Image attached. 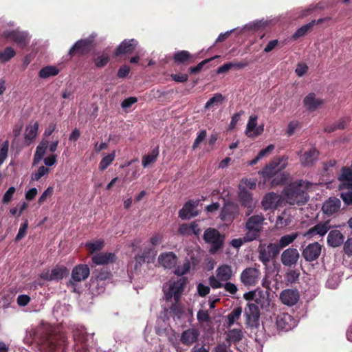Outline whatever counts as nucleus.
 <instances>
[{"label": "nucleus", "mask_w": 352, "mask_h": 352, "mask_svg": "<svg viewBox=\"0 0 352 352\" xmlns=\"http://www.w3.org/2000/svg\"><path fill=\"white\" fill-rule=\"evenodd\" d=\"M244 299L246 300H254L256 303L249 302L245 308V316L246 317L245 323L247 326L251 328L252 331L258 329L260 326V310L258 305L262 308L269 305L268 299L266 298L263 292L251 291L244 294Z\"/></svg>", "instance_id": "obj_1"}, {"label": "nucleus", "mask_w": 352, "mask_h": 352, "mask_svg": "<svg viewBox=\"0 0 352 352\" xmlns=\"http://www.w3.org/2000/svg\"><path fill=\"white\" fill-rule=\"evenodd\" d=\"M309 186V182L302 180L296 181L287 185L283 189L282 194L287 203L289 205L301 206L305 204L309 199L307 193Z\"/></svg>", "instance_id": "obj_2"}, {"label": "nucleus", "mask_w": 352, "mask_h": 352, "mask_svg": "<svg viewBox=\"0 0 352 352\" xmlns=\"http://www.w3.org/2000/svg\"><path fill=\"white\" fill-rule=\"evenodd\" d=\"M264 221L265 217L262 214L252 215L247 219L245 223L246 240L254 241L259 238Z\"/></svg>", "instance_id": "obj_3"}, {"label": "nucleus", "mask_w": 352, "mask_h": 352, "mask_svg": "<svg viewBox=\"0 0 352 352\" xmlns=\"http://www.w3.org/2000/svg\"><path fill=\"white\" fill-rule=\"evenodd\" d=\"M203 239L206 243L211 245L209 250L211 254L216 253L223 247L224 236L215 228L206 229Z\"/></svg>", "instance_id": "obj_4"}, {"label": "nucleus", "mask_w": 352, "mask_h": 352, "mask_svg": "<svg viewBox=\"0 0 352 352\" xmlns=\"http://www.w3.org/2000/svg\"><path fill=\"white\" fill-rule=\"evenodd\" d=\"M288 157L283 155L274 158L270 164H267L262 170L261 173L264 178H272L277 173L285 169L287 166Z\"/></svg>", "instance_id": "obj_5"}, {"label": "nucleus", "mask_w": 352, "mask_h": 352, "mask_svg": "<svg viewBox=\"0 0 352 352\" xmlns=\"http://www.w3.org/2000/svg\"><path fill=\"white\" fill-rule=\"evenodd\" d=\"M94 36L77 41L69 50L68 55L73 57L76 55L82 56L89 54L94 46Z\"/></svg>", "instance_id": "obj_6"}, {"label": "nucleus", "mask_w": 352, "mask_h": 352, "mask_svg": "<svg viewBox=\"0 0 352 352\" xmlns=\"http://www.w3.org/2000/svg\"><path fill=\"white\" fill-rule=\"evenodd\" d=\"M90 274V270L86 264H78L72 270L71 278L67 283L68 287H72L75 290L76 283L85 280Z\"/></svg>", "instance_id": "obj_7"}, {"label": "nucleus", "mask_w": 352, "mask_h": 352, "mask_svg": "<svg viewBox=\"0 0 352 352\" xmlns=\"http://www.w3.org/2000/svg\"><path fill=\"white\" fill-rule=\"evenodd\" d=\"M3 36L5 38L13 41L22 48L28 46L30 42L28 34L18 30L6 31L3 32Z\"/></svg>", "instance_id": "obj_8"}, {"label": "nucleus", "mask_w": 352, "mask_h": 352, "mask_svg": "<svg viewBox=\"0 0 352 352\" xmlns=\"http://www.w3.org/2000/svg\"><path fill=\"white\" fill-rule=\"evenodd\" d=\"M69 274V269L64 265H56L52 269L51 272L49 271L43 272L40 274V278L47 281L58 280Z\"/></svg>", "instance_id": "obj_9"}, {"label": "nucleus", "mask_w": 352, "mask_h": 352, "mask_svg": "<svg viewBox=\"0 0 352 352\" xmlns=\"http://www.w3.org/2000/svg\"><path fill=\"white\" fill-rule=\"evenodd\" d=\"M239 213L237 205L232 202H228L221 208L219 218L227 224H231Z\"/></svg>", "instance_id": "obj_10"}, {"label": "nucleus", "mask_w": 352, "mask_h": 352, "mask_svg": "<svg viewBox=\"0 0 352 352\" xmlns=\"http://www.w3.org/2000/svg\"><path fill=\"white\" fill-rule=\"evenodd\" d=\"M322 251V245L318 242H314L307 245L302 250V256L307 262L317 260Z\"/></svg>", "instance_id": "obj_11"}, {"label": "nucleus", "mask_w": 352, "mask_h": 352, "mask_svg": "<svg viewBox=\"0 0 352 352\" xmlns=\"http://www.w3.org/2000/svg\"><path fill=\"white\" fill-rule=\"evenodd\" d=\"M300 258V254L297 249L289 248L285 250L280 256V261L285 267L295 266Z\"/></svg>", "instance_id": "obj_12"}, {"label": "nucleus", "mask_w": 352, "mask_h": 352, "mask_svg": "<svg viewBox=\"0 0 352 352\" xmlns=\"http://www.w3.org/2000/svg\"><path fill=\"white\" fill-rule=\"evenodd\" d=\"M261 272L254 267L245 269L241 274L240 279L242 283L246 286H254L258 281Z\"/></svg>", "instance_id": "obj_13"}, {"label": "nucleus", "mask_w": 352, "mask_h": 352, "mask_svg": "<svg viewBox=\"0 0 352 352\" xmlns=\"http://www.w3.org/2000/svg\"><path fill=\"white\" fill-rule=\"evenodd\" d=\"M258 116L256 115L251 116L249 118L245 131V135L248 138H254L259 136L264 131V125L257 126Z\"/></svg>", "instance_id": "obj_14"}, {"label": "nucleus", "mask_w": 352, "mask_h": 352, "mask_svg": "<svg viewBox=\"0 0 352 352\" xmlns=\"http://www.w3.org/2000/svg\"><path fill=\"white\" fill-rule=\"evenodd\" d=\"M300 162L302 166H312L318 160L320 152L316 147H311L304 153H298Z\"/></svg>", "instance_id": "obj_15"}, {"label": "nucleus", "mask_w": 352, "mask_h": 352, "mask_svg": "<svg viewBox=\"0 0 352 352\" xmlns=\"http://www.w3.org/2000/svg\"><path fill=\"white\" fill-rule=\"evenodd\" d=\"M200 260L195 255H190L186 257L182 265H178L175 270V274L178 276H182L188 273L190 267L195 268L199 263Z\"/></svg>", "instance_id": "obj_16"}, {"label": "nucleus", "mask_w": 352, "mask_h": 352, "mask_svg": "<svg viewBox=\"0 0 352 352\" xmlns=\"http://www.w3.org/2000/svg\"><path fill=\"white\" fill-rule=\"evenodd\" d=\"M137 45L138 41L135 39H124L115 50L114 56L118 57L131 54L135 50Z\"/></svg>", "instance_id": "obj_17"}, {"label": "nucleus", "mask_w": 352, "mask_h": 352, "mask_svg": "<svg viewBox=\"0 0 352 352\" xmlns=\"http://www.w3.org/2000/svg\"><path fill=\"white\" fill-rule=\"evenodd\" d=\"M200 336L199 331L195 328H190L184 331L180 336V342L185 346H190L196 343Z\"/></svg>", "instance_id": "obj_18"}, {"label": "nucleus", "mask_w": 352, "mask_h": 352, "mask_svg": "<svg viewBox=\"0 0 352 352\" xmlns=\"http://www.w3.org/2000/svg\"><path fill=\"white\" fill-rule=\"evenodd\" d=\"M329 221H326L323 223H319L314 226L309 228L305 234V237H312L315 235H319L320 236H324L328 231L331 229Z\"/></svg>", "instance_id": "obj_19"}, {"label": "nucleus", "mask_w": 352, "mask_h": 352, "mask_svg": "<svg viewBox=\"0 0 352 352\" xmlns=\"http://www.w3.org/2000/svg\"><path fill=\"white\" fill-rule=\"evenodd\" d=\"M299 298V293L296 289H287L280 294L281 302L287 306H293L296 304Z\"/></svg>", "instance_id": "obj_20"}, {"label": "nucleus", "mask_w": 352, "mask_h": 352, "mask_svg": "<svg viewBox=\"0 0 352 352\" xmlns=\"http://www.w3.org/2000/svg\"><path fill=\"white\" fill-rule=\"evenodd\" d=\"M116 256L112 252H101L94 255L91 257L92 262L97 265H105L113 263L116 261Z\"/></svg>", "instance_id": "obj_21"}, {"label": "nucleus", "mask_w": 352, "mask_h": 352, "mask_svg": "<svg viewBox=\"0 0 352 352\" xmlns=\"http://www.w3.org/2000/svg\"><path fill=\"white\" fill-rule=\"evenodd\" d=\"M195 59L196 56L186 50L177 51L173 56V60L177 65H188L192 63L195 62Z\"/></svg>", "instance_id": "obj_22"}, {"label": "nucleus", "mask_w": 352, "mask_h": 352, "mask_svg": "<svg viewBox=\"0 0 352 352\" xmlns=\"http://www.w3.org/2000/svg\"><path fill=\"white\" fill-rule=\"evenodd\" d=\"M239 198L241 205L244 207L248 208V210L245 212L247 216L250 215L253 211L252 208V194L247 190L245 188H241L239 193Z\"/></svg>", "instance_id": "obj_23"}, {"label": "nucleus", "mask_w": 352, "mask_h": 352, "mask_svg": "<svg viewBox=\"0 0 352 352\" xmlns=\"http://www.w3.org/2000/svg\"><path fill=\"white\" fill-rule=\"evenodd\" d=\"M276 324L280 329L289 331L294 326V320L287 313H281L277 316Z\"/></svg>", "instance_id": "obj_24"}, {"label": "nucleus", "mask_w": 352, "mask_h": 352, "mask_svg": "<svg viewBox=\"0 0 352 352\" xmlns=\"http://www.w3.org/2000/svg\"><path fill=\"white\" fill-rule=\"evenodd\" d=\"M341 202L336 197H330L322 205V210L327 215H332L338 212L340 208Z\"/></svg>", "instance_id": "obj_25"}, {"label": "nucleus", "mask_w": 352, "mask_h": 352, "mask_svg": "<svg viewBox=\"0 0 352 352\" xmlns=\"http://www.w3.org/2000/svg\"><path fill=\"white\" fill-rule=\"evenodd\" d=\"M158 262L164 267L171 269L177 264V257L173 252L162 253L158 257Z\"/></svg>", "instance_id": "obj_26"}, {"label": "nucleus", "mask_w": 352, "mask_h": 352, "mask_svg": "<svg viewBox=\"0 0 352 352\" xmlns=\"http://www.w3.org/2000/svg\"><path fill=\"white\" fill-rule=\"evenodd\" d=\"M197 206V204L195 201H187L179 211V217L182 219H189L197 216V212H194Z\"/></svg>", "instance_id": "obj_27"}, {"label": "nucleus", "mask_w": 352, "mask_h": 352, "mask_svg": "<svg viewBox=\"0 0 352 352\" xmlns=\"http://www.w3.org/2000/svg\"><path fill=\"white\" fill-rule=\"evenodd\" d=\"M111 278L112 274L107 267L98 268L93 272L92 284L96 282L99 285L100 282L110 280Z\"/></svg>", "instance_id": "obj_28"}, {"label": "nucleus", "mask_w": 352, "mask_h": 352, "mask_svg": "<svg viewBox=\"0 0 352 352\" xmlns=\"http://www.w3.org/2000/svg\"><path fill=\"white\" fill-rule=\"evenodd\" d=\"M279 196L275 192H269L263 197L261 204L264 210L276 209L278 206Z\"/></svg>", "instance_id": "obj_29"}, {"label": "nucleus", "mask_w": 352, "mask_h": 352, "mask_svg": "<svg viewBox=\"0 0 352 352\" xmlns=\"http://www.w3.org/2000/svg\"><path fill=\"white\" fill-rule=\"evenodd\" d=\"M344 235L338 230L330 231L327 236V244L333 248L340 246L344 243Z\"/></svg>", "instance_id": "obj_30"}, {"label": "nucleus", "mask_w": 352, "mask_h": 352, "mask_svg": "<svg viewBox=\"0 0 352 352\" xmlns=\"http://www.w3.org/2000/svg\"><path fill=\"white\" fill-rule=\"evenodd\" d=\"M303 103L309 111H314L323 103V100L316 98L314 93H309L304 98Z\"/></svg>", "instance_id": "obj_31"}, {"label": "nucleus", "mask_w": 352, "mask_h": 352, "mask_svg": "<svg viewBox=\"0 0 352 352\" xmlns=\"http://www.w3.org/2000/svg\"><path fill=\"white\" fill-rule=\"evenodd\" d=\"M216 276L221 281L227 282L232 276V267L228 265H222L216 270Z\"/></svg>", "instance_id": "obj_32"}, {"label": "nucleus", "mask_w": 352, "mask_h": 352, "mask_svg": "<svg viewBox=\"0 0 352 352\" xmlns=\"http://www.w3.org/2000/svg\"><path fill=\"white\" fill-rule=\"evenodd\" d=\"M186 285V279L185 278H181L170 285L171 288L173 289L175 302H178L180 300L181 295Z\"/></svg>", "instance_id": "obj_33"}, {"label": "nucleus", "mask_w": 352, "mask_h": 352, "mask_svg": "<svg viewBox=\"0 0 352 352\" xmlns=\"http://www.w3.org/2000/svg\"><path fill=\"white\" fill-rule=\"evenodd\" d=\"M110 60V56L108 53L95 52L93 54V61L97 68H102L105 67Z\"/></svg>", "instance_id": "obj_34"}, {"label": "nucleus", "mask_w": 352, "mask_h": 352, "mask_svg": "<svg viewBox=\"0 0 352 352\" xmlns=\"http://www.w3.org/2000/svg\"><path fill=\"white\" fill-rule=\"evenodd\" d=\"M159 153V146H156L150 153L144 155L142 160L143 167L146 168L150 164L154 163L157 160Z\"/></svg>", "instance_id": "obj_35"}, {"label": "nucleus", "mask_w": 352, "mask_h": 352, "mask_svg": "<svg viewBox=\"0 0 352 352\" xmlns=\"http://www.w3.org/2000/svg\"><path fill=\"white\" fill-rule=\"evenodd\" d=\"M242 308L241 307H235L230 314L226 316L228 327H230L241 318Z\"/></svg>", "instance_id": "obj_36"}, {"label": "nucleus", "mask_w": 352, "mask_h": 352, "mask_svg": "<svg viewBox=\"0 0 352 352\" xmlns=\"http://www.w3.org/2000/svg\"><path fill=\"white\" fill-rule=\"evenodd\" d=\"M48 148V142L42 141L36 147V152L34 155V163L36 164L41 161L46 153Z\"/></svg>", "instance_id": "obj_37"}, {"label": "nucleus", "mask_w": 352, "mask_h": 352, "mask_svg": "<svg viewBox=\"0 0 352 352\" xmlns=\"http://www.w3.org/2000/svg\"><path fill=\"white\" fill-rule=\"evenodd\" d=\"M315 25L316 20H313L311 22L302 25V27L298 28L293 34V38L296 40L305 36L309 31H310L313 28V27Z\"/></svg>", "instance_id": "obj_38"}, {"label": "nucleus", "mask_w": 352, "mask_h": 352, "mask_svg": "<svg viewBox=\"0 0 352 352\" xmlns=\"http://www.w3.org/2000/svg\"><path fill=\"white\" fill-rule=\"evenodd\" d=\"M59 73V69L56 66H46L43 67L38 73L41 78H47L50 76H56Z\"/></svg>", "instance_id": "obj_39"}, {"label": "nucleus", "mask_w": 352, "mask_h": 352, "mask_svg": "<svg viewBox=\"0 0 352 352\" xmlns=\"http://www.w3.org/2000/svg\"><path fill=\"white\" fill-rule=\"evenodd\" d=\"M38 129V124L37 122H35L33 125L27 127L25 140L28 144H30L37 135Z\"/></svg>", "instance_id": "obj_40"}, {"label": "nucleus", "mask_w": 352, "mask_h": 352, "mask_svg": "<svg viewBox=\"0 0 352 352\" xmlns=\"http://www.w3.org/2000/svg\"><path fill=\"white\" fill-rule=\"evenodd\" d=\"M243 337V332L239 329H233L228 331L227 340L230 342L236 343L242 340Z\"/></svg>", "instance_id": "obj_41"}, {"label": "nucleus", "mask_w": 352, "mask_h": 352, "mask_svg": "<svg viewBox=\"0 0 352 352\" xmlns=\"http://www.w3.org/2000/svg\"><path fill=\"white\" fill-rule=\"evenodd\" d=\"M298 236V232H294L290 234L282 236L278 241V243L280 248H284L292 243Z\"/></svg>", "instance_id": "obj_42"}, {"label": "nucleus", "mask_w": 352, "mask_h": 352, "mask_svg": "<svg viewBox=\"0 0 352 352\" xmlns=\"http://www.w3.org/2000/svg\"><path fill=\"white\" fill-rule=\"evenodd\" d=\"M116 157V151H113L111 153L108 154L107 156L104 157L100 164H99V169L101 171H104L107 167L111 164Z\"/></svg>", "instance_id": "obj_43"}, {"label": "nucleus", "mask_w": 352, "mask_h": 352, "mask_svg": "<svg viewBox=\"0 0 352 352\" xmlns=\"http://www.w3.org/2000/svg\"><path fill=\"white\" fill-rule=\"evenodd\" d=\"M224 99L225 98L221 94L217 93L206 103L205 109H210L214 105L219 106Z\"/></svg>", "instance_id": "obj_44"}, {"label": "nucleus", "mask_w": 352, "mask_h": 352, "mask_svg": "<svg viewBox=\"0 0 352 352\" xmlns=\"http://www.w3.org/2000/svg\"><path fill=\"white\" fill-rule=\"evenodd\" d=\"M15 55L16 52L12 47H6L3 52H0V62L3 63L8 62Z\"/></svg>", "instance_id": "obj_45"}, {"label": "nucleus", "mask_w": 352, "mask_h": 352, "mask_svg": "<svg viewBox=\"0 0 352 352\" xmlns=\"http://www.w3.org/2000/svg\"><path fill=\"white\" fill-rule=\"evenodd\" d=\"M300 274L298 270L289 269L285 274V280L289 283H295L298 280Z\"/></svg>", "instance_id": "obj_46"}, {"label": "nucleus", "mask_w": 352, "mask_h": 352, "mask_svg": "<svg viewBox=\"0 0 352 352\" xmlns=\"http://www.w3.org/2000/svg\"><path fill=\"white\" fill-rule=\"evenodd\" d=\"M219 56H214V57L205 59V60H202L201 62H200L199 63H198L196 66L189 67L188 72L190 74H197L199 72H201V70L202 69L203 67L206 64L208 63L211 60H214V59H215L217 58H219Z\"/></svg>", "instance_id": "obj_47"}, {"label": "nucleus", "mask_w": 352, "mask_h": 352, "mask_svg": "<svg viewBox=\"0 0 352 352\" xmlns=\"http://www.w3.org/2000/svg\"><path fill=\"white\" fill-rule=\"evenodd\" d=\"M258 253L259 261H261L265 265L270 263L271 259H272L270 254H268L269 252L267 250V248L260 247L258 250Z\"/></svg>", "instance_id": "obj_48"}, {"label": "nucleus", "mask_w": 352, "mask_h": 352, "mask_svg": "<svg viewBox=\"0 0 352 352\" xmlns=\"http://www.w3.org/2000/svg\"><path fill=\"white\" fill-rule=\"evenodd\" d=\"M85 246L92 254L96 251H100L103 248L104 241L102 240H98L94 242H89L86 243Z\"/></svg>", "instance_id": "obj_49"}, {"label": "nucleus", "mask_w": 352, "mask_h": 352, "mask_svg": "<svg viewBox=\"0 0 352 352\" xmlns=\"http://www.w3.org/2000/svg\"><path fill=\"white\" fill-rule=\"evenodd\" d=\"M352 179V170L351 168L344 166L341 169V174L338 177L340 182L350 181Z\"/></svg>", "instance_id": "obj_50"}, {"label": "nucleus", "mask_w": 352, "mask_h": 352, "mask_svg": "<svg viewBox=\"0 0 352 352\" xmlns=\"http://www.w3.org/2000/svg\"><path fill=\"white\" fill-rule=\"evenodd\" d=\"M266 248L272 258H276L279 254L280 250L283 249L279 243H269Z\"/></svg>", "instance_id": "obj_51"}, {"label": "nucleus", "mask_w": 352, "mask_h": 352, "mask_svg": "<svg viewBox=\"0 0 352 352\" xmlns=\"http://www.w3.org/2000/svg\"><path fill=\"white\" fill-rule=\"evenodd\" d=\"M16 192V188L14 186L10 187L8 190L5 192L2 198V203L3 204H9L13 198L14 194Z\"/></svg>", "instance_id": "obj_52"}, {"label": "nucleus", "mask_w": 352, "mask_h": 352, "mask_svg": "<svg viewBox=\"0 0 352 352\" xmlns=\"http://www.w3.org/2000/svg\"><path fill=\"white\" fill-rule=\"evenodd\" d=\"M49 172V168L44 166H41L38 168V169L37 170V171L34 173L32 174V179L33 180H36V181H38L43 176H44L45 175L47 174Z\"/></svg>", "instance_id": "obj_53"}, {"label": "nucleus", "mask_w": 352, "mask_h": 352, "mask_svg": "<svg viewBox=\"0 0 352 352\" xmlns=\"http://www.w3.org/2000/svg\"><path fill=\"white\" fill-rule=\"evenodd\" d=\"M9 142L5 141L0 146V164L3 162L8 155Z\"/></svg>", "instance_id": "obj_54"}, {"label": "nucleus", "mask_w": 352, "mask_h": 352, "mask_svg": "<svg viewBox=\"0 0 352 352\" xmlns=\"http://www.w3.org/2000/svg\"><path fill=\"white\" fill-rule=\"evenodd\" d=\"M28 227V222L25 221L23 223H22L20 226L19 232L15 237V241H19L22 239L26 234L27 229Z\"/></svg>", "instance_id": "obj_55"}, {"label": "nucleus", "mask_w": 352, "mask_h": 352, "mask_svg": "<svg viewBox=\"0 0 352 352\" xmlns=\"http://www.w3.org/2000/svg\"><path fill=\"white\" fill-rule=\"evenodd\" d=\"M243 113V111H240L239 112H237L232 116L230 123L228 126L229 130H233L236 127L238 122L240 120L241 117Z\"/></svg>", "instance_id": "obj_56"}, {"label": "nucleus", "mask_w": 352, "mask_h": 352, "mask_svg": "<svg viewBox=\"0 0 352 352\" xmlns=\"http://www.w3.org/2000/svg\"><path fill=\"white\" fill-rule=\"evenodd\" d=\"M206 135H207V133H206V130H201L198 133L196 139L195 140V142L192 144L193 149L197 148L199 146L201 142H202L206 138Z\"/></svg>", "instance_id": "obj_57"}, {"label": "nucleus", "mask_w": 352, "mask_h": 352, "mask_svg": "<svg viewBox=\"0 0 352 352\" xmlns=\"http://www.w3.org/2000/svg\"><path fill=\"white\" fill-rule=\"evenodd\" d=\"M54 192V188L52 186H49L47 189L42 193L41 196L39 197L38 200V203L39 205L43 204L47 197H50L52 195Z\"/></svg>", "instance_id": "obj_58"}, {"label": "nucleus", "mask_w": 352, "mask_h": 352, "mask_svg": "<svg viewBox=\"0 0 352 352\" xmlns=\"http://www.w3.org/2000/svg\"><path fill=\"white\" fill-rule=\"evenodd\" d=\"M350 122H351V119L349 117H344V118H341L339 120H338L334 124H336V127L337 130L338 129L342 130V129H345L349 125Z\"/></svg>", "instance_id": "obj_59"}, {"label": "nucleus", "mask_w": 352, "mask_h": 352, "mask_svg": "<svg viewBox=\"0 0 352 352\" xmlns=\"http://www.w3.org/2000/svg\"><path fill=\"white\" fill-rule=\"evenodd\" d=\"M143 256H145V259L148 263L153 261L155 254L153 253V249L151 248H146L142 252Z\"/></svg>", "instance_id": "obj_60"}, {"label": "nucleus", "mask_w": 352, "mask_h": 352, "mask_svg": "<svg viewBox=\"0 0 352 352\" xmlns=\"http://www.w3.org/2000/svg\"><path fill=\"white\" fill-rule=\"evenodd\" d=\"M197 293L199 296L204 297L210 293V289L209 286L205 285L203 283H199L197 287Z\"/></svg>", "instance_id": "obj_61"}, {"label": "nucleus", "mask_w": 352, "mask_h": 352, "mask_svg": "<svg viewBox=\"0 0 352 352\" xmlns=\"http://www.w3.org/2000/svg\"><path fill=\"white\" fill-rule=\"evenodd\" d=\"M31 300V298L26 294H21L18 296L16 302L17 304L21 307H25L29 304Z\"/></svg>", "instance_id": "obj_62"}, {"label": "nucleus", "mask_w": 352, "mask_h": 352, "mask_svg": "<svg viewBox=\"0 0 352 352\" xmlns=\"http://www.w3.org/2000/svg\"><path fill=\"white\" fill-rule=\"evenodd\" d=\"M342 199L346 205L352 204V191L342 192L340 195Z\"/></svg>", "instance_id": "obj_63"}, {"label": "nucleus", "mask_w": 352, "mask_h": 352, "mask_svg": "<svg viewBox=\"0 0 352 352\" xmlns=\"http://www.w3.org/2000/svg\"><path fill=\"white\" fill-rule=\"evenodd\" d=\"M344 252L348 256H352V237L349 238L344 243Z\"/></svg>", "instance_id": "obj_64"}]
</instances>
